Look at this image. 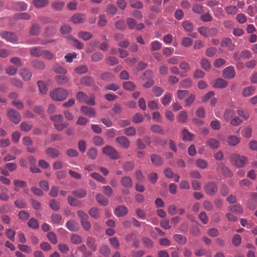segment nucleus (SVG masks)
<instances>
[{"mask_svg": "<svg viewBox=\"0 0 257 257\" xmlns=\"http://www.w3.org/2000/svg\"><path fill=\"white\" fill-rule=\"evenodd\" d=\"M174 240L178 243L181 245L185 244L187 240V238L181 234H176L174 235Z\"/></svg>", "mask_w": 257, "mask_h": 257, "instance_id": "a878e982", "label": "nucleus"}, {"mask_svg": "<svg viewBox=\"0 0 257 257\" xmlns=\"http://www.w3.org/2000/svg\"><path fill=\"white\" fill-rule=\"evenodd\" d=\"M221 46L222 47H227L230 50H233L234 48V45L229 38L223 39L221 42Z\"/></svg>", "mask_w": 257, "mask_h": 257, "instance_id": "f3484780", "label": "nucleus"}, {"mask_svg": "<svg viewBox=\"0 0 257 257\" xmlns=\"http://www.w3.org/2000/svg\"><path fill=\"white\" fill-rule=\"evenodd\" d=\"M70 240L73 244H79L82 242V238L80 235L74 234L71 235Z\"/></svg>", "mask_w": 257, "mask_h": 257, "instance_id": "e433bc0d", "label": "nucleus"}, {"mask_svg": "<svg viewBox=\"0 0 257 257\" xmlns=\"http://www.w3.org/2000/svg\"><path fill=\"white\" fill-rule=\"evenodd\" d=\"M21 76L24 80H29L32 77V73L28 69H22L21 70Z\"/></svg>", "mask_w": 257, "mask_h": 257, "instance_id": "bb28decb", "label": "nucleus"}, {"mask_svg": "<svg viewBox=\"0 0 257 257\" xmlns=\"http://www.w3.org/2000/svg\"><path fill=\"white\" fill-rule=\"evenodd\" d=\"M151 130L155 133L160 134H164L165 132L163 127L158 124H154L151 126Z\"/></svg>", "mask_w": 257, "mask_h": 257, "instance_id": "49530a36", "label": "nucleus"}, {"mask_svg": "<svg viewBox=\"0 0 257 257\" xmlns=\"http://www.w3.org/2000/svg\"><path fill=\"white\" fill-rule=\"evenodd\" d=\"M68 96L67 91L63 88H57L50 93L51 97L56 101H63L66 99Z\"/></svg>", "mask_w": 257, "mask_h": 257, "instance_id": "f03ea898", "label": "nucleus"}, {"mask_svg": "<svg viewBox=\"0 0 257 257\" xmlns=\"http://www.w3.org/2000/svg\"><path fill=\"white\" fill-rule=\"evenodd\" d=\"M183 140L184 141H190L192 140L193 135L188 132L186 129H184L182 131Z\"/></svg>", "mask_w": 257, "mask_h": 257, "instance_id": "f704fd0d", "label": "nucleus"}, {"mask_svg": "<svg viewBox=\"0 0 257 257\" xmlns=\"http://www.w3.org/2000/svg\"><path fill=\"white\" fill-rule=\"evenodd\" d=\"M18 248L22 252L25 253H30L31 252V249L30 246L27 245L19 244L18 245Z\"/></svg>", "mask_w": 257, "mask_h": 257, "instance_id": "e2e57ef3", "label": "nucleus"}, {"mask_svg": "<svg viewBox=\"0 0 257 257\" xmlns=\"http://www.w3.org/2000/svg\"><path fill=\"white\" fill-rule=\"evenodd\" d=\"M234 114V110L233 109H227L224 113V118L226 121H229Z\"/></svg>", "mask_w": 257, "mask_h": 257, "instance_id": "3c124183", "label": "nucleus"}, {"mask_svg": "<svg viewBox=\"0 0 257 257\" xmlns=\"http://www.w3.org/2000/svg\"><path fill=\"white\" fill-rule=\"evenodd\" d=\"M51 219L53 223L58 224L61 221L62 217L59 214L54 213L52 215Z\"/></svg>", "mask_w": 257, "mask_h": 257, "instance_id": "69168bd1", "label": "nucleus"}, {"mask_svg": "<svg viewBox=\"0 0 257 257\" xmlns=\"http://www.w3.org/2000/svg\"><path fill=\"white\" fill-rule=\"evenodd\" d=\"M182 26L186 32H191L193 30V26L192 24L188 21H184L182 23Z\"/></svg>", "mask_w": 257, "mask_h": 257, "instance_id": "ea45409f", "label": "nucleus"}, {"mask_svg": "<svg viewBox=\"0 0 257 257\" xmlns=\"http://www.w3.org/2000/svg\"><path fill=\"white\" fill-rule=\"evenodd\" d=\"M15 231L12 229L9 228L6 230V236L13 241H14L15 240Z\"/></svg>", "mask_w": 257, "mask_h": 257, "instance_id": "603ef678", "label": "nucleus"}, {"mask_svg": "<svg viewBox=\"0 0 257 257\" xmlns=\"http://www.w3.org/2000/svg\"><path fill=\"white\" fill-rule=\"evenodd\" d=\"M152 162L156 165H161L163 164L162 158L157 155L153 154L151 157Z\"/></svg>", "mask_w": 257, "mask_h": 257, "instance_id": "72a5a7b5", "label": "nucleus"}, {"mask_svg": "<svg viewBox=\"0 0 257 257\" xmlns=\"http://www.w3.org/2000/svg\"><path fill=\"white\" fill-rule=\"evenodd\" d=\"M207 145L212 149H217L219 145V142L215 139L210 138L209 139L207 142Z\"/></svg>", "mask_w": 257, "mask_h": 257, "instance_id": "5701e85b", "label": "nucleus"}, {"mask_svg": "<svg viewBox=\"0 0 257 257\" xmlns=\"http://www.w3.org/2000/svg\"><path fill=\"white\" fill-rule=\"evenodd\" d=\"M200 65L201 67L206 71L209 70L211 66L209 60L206 58H203L201 60Z\"/></svg>", "mask_w": 257, "mask_h": 257, "instance_id": "58836bf2", "label": "nucleus"}, {"mask_svg": "<svg viewBox=\"0 0 257 257\" xmlns=\"http://www.w3.org/2000/svg\"><path fill=\"white\" fill-rule=\"evenodd\" d=\"M254 91V89L253 87H248L243 90L242 94L245 97L249 96L253 94Z\"/></svg>", "mask_w": 257, "mask_h": 257, "instance_id": "052dcab7", "label": "nucleus"}, {"mask_svg": "<svg viewBox=\"0 0 257 257\" xmlns=\"http://www.w3.org/2000/svg\"><path fill=\"white\" fill-rule=\"evenodd\" d=\"M230 159L231 162L238 167H243L247 162V159L245 157L236 154L232 155Z\"/></svg>", "mask_w": 257, "mask_h": 257, "instance_id": "7ed1b4c3", "label": "nucleus"}, {"mask_svg": "<svg viewBox=\"0 0 257 257\" xmlns=\"http://www.w3.org/2000/svg\"><path fill=\"white\" fill-rule=\"evenodd\" d=\"M28 225L34 229H38L39 227L38 221L34 218H32L30 219L28 222Z\"/></svg>", "mask_w": 257, "mask_h": 257, "instance_id": "a18cd8bd", "label": "nucleus"}, {"mask_svg": "<svg viewBox=\"0 0 257 257\" xmlns=\"http://www.w3.org/2000/svg\"><path fill=\"white\" fill-rule=\"evenodd\" d=\"M222 76L227 79H231L235 76V71L232 66L226 67L222 70Z\"/></svg>", "mask_w": 257, "mask_h": 257, "instance_id": "423d86ee", "label": "nucleus"}, {"mask_svg": "<svg viewBox=\"0 0 257 257\" xmlns=\"http://www.w3.org/2000/svg\"><path fill=\"white\" fill-rule=\"evenodd\" d=\"M228 209L231 212L236 214H242L243 212V208L239 204L230 206Z\"/></svg>", "mask_w": 257, "mask_h": 257, "instance_id": "4be33fe9", "label": "nucleus"}, {"mask_svg": "<svg viewBox=\"0 0 257 257\" xmlns=\"http://www.w3.org/2000/svg\"><path fill=\"white\" fill-rule=\"evenodd\" d=\"M192 11L197 14H202L204 12V8L200 4H196L192 7Z\"/></svg>", "mask_w": 257, "mask_h": 257, "instance_id": "2f4dec72", "label": "nucleus"}, {"mask_svg": "<svg viewBox=\"0 0 257 257\" xmlns=\"http://www.w3.org/2000/svg\"><path fill=\"white\" fill-rule=\"evenodd\" d=\"M8 116L12 122L18 124L21 121V118L20 114L16 110L11 109L8 111Z\"/></svg>", "mask_w": 257, "mask_h": 257, "instance_id": "6e6552de", "label": "nucleus"}, {"mask_svg": "<svg viewBox=\"0 0 257 257\" xmlns=\"http://www.w3.org/2000/svg\"><path fill=\"white\" fill-rule=\"evenodd\" d=\"M89 214L91 217L97 219L99 216V210L95 207H92L89 210Z\"/></svg>", "mask_w": 257, "mask_h": 257, "instance_id": "5fc2aeb1", "label": "nucleus"}, {"mask_svg": "<svg viewBox=\"0 0 257 257\" xmlns=\"http://www.w3.org/2000/svg\"><path fill=\"white\" fill-rule=\"evenodd\" d=\"M100 78L101 79L104 81L112 80L114 79V76L113 74L109 72L103 73L100 75Z\"/></svg>", "mask_w": 257, "mask_h": 257, "instance_id": "c9c22d12", "label": "nucleus"}, {"mask_svg": "<svg viewBox=\"0 0 257 257\" xmlns=\"http://www.w3.org/2000/svg\"><path fill=\"white\" fill-rule=\"evenodd\" d=\"M204 189L207 195L213 196L217 192L218 187L216 183L210 181L205 185Z\"/></svg>", "mask_w": 257, "mask_h": 257, "instance_id": "20e7f679", "label": "nucleus"}, {"mask_svg": "<svg viewBox=\"0 0 257 257\" xmlns=\"http://www.w3.org/2000/svg\"><path fill=\"white\" fill-rule=\"evenodd\" d=\"M64 6V3L61 1H56L53 3L51 7L56 11H59L61 10Z\"/></svg>", "mask_w": 257, "mask_h": 257, "instance_id": "8fccbe9b", "label": "nucleus"}, {"mask_svg": "<svg viewBox=\"0 0 257 257\" xmlns=\"http://www.w3.org/2000/svg\"><path fill=\"white\" fill-rule=\"evenodd\" d=\"M82 113L90 117H94L95 116V111L93 108L83 106L81 108Z\"/></svg>", "mask_w": 257, "mask_h": 257, "instance_id": "9d476101", "label": "nucleus"}, {"mask_svg": "<svg viewBox=\"0 0 257 257\" xmlns=\"http://www.w3.org/2000/svg\"><path fill=\"white\" fill-rule=\"evenodd\" d=\"M92 61L97 62L101 60L103 58V55L100 52H95L91 56Z\"/></svg>", "mask_w": 257, "mask_h": 257, "instance_id": "6e6d98bb", "label": "nucleus"}, {"mask_svg": "<svg viewBox=\"0 0 257 257\" xmlns=\"http://www.w3.org/2000/svg\"><path fill=\"white\" fill-rule=\"evenodd\" d=\"M135 168L133 162H126L123 165V168L126 171H132Z\"/></svg>", "mask_w": 257, "mask_h": 257, "instance_id": "680f3d73", "label": "nucleus"}, {"mask_svg": "<svg viewBox=\"0 0 257 257\" xmlns=\"http://www.w3.org/2000/svg\"><path fill=\"white\" fill-rule=\"evenodd\" d=\"M34 5L37 8L46 7L49 3L48 0H33Z\"/></svg>", "mask_w": 257, "mask_h": 257, "instance_id": "473e14b6", "label": "nucleus"}, {"mask_svg": "<svg viewBox=\"0 0 257 257\" xmlns=\"http://www.w3.org/2000/svg\"><path fill=\"white\" fill-rule=\"evenodd\" d=\"M225 11L227 14L233 15L237 13L238 9L235 6H229L225 8Z\"/></svg>", "mask_w": 257, "mask_h": 257, "instance_id": "de8ad7c7", "label": "nucleus"}, {"mask_svg": "<svg viewBox=\"0 0 257 257\" xmlns=\"http://www.w3.org/2000/svg\"><path fill=\"white\" fill-rule=\"evenodd\" d=\"M69 41L70 44L77 48L81 49L83 48V44L79 42L78 40L72 38L70 39Z\"/></svg>", "mask_w": 257, "mask_h": 257, "instance_id": "c03bdc74", "label": "nucleus"}, {"mask_svg": "<svg viewBox=\"0 0 257 257\" xmlns=\"http://www.w3.org/2000/svg\"><path fill=\"white\" fill-rule=\"evenodd\" d=\"M14 185L15 186L14 190L16 191H18L19 188H25L27 186L26 181L17 179L14 181Z\"/></svg>", "mask_w": 257, "mask_h": 257, "instance_id": "a211bd4d", "label": "nucleus"}, {"mask_svg": "<svg viewBox=\"0 0 257 257\" xmlns=\"http://www.w3.org/2000/svg\"><path fill=\"white\" fill-rule=\"evenodd\" d=\"M123 88L130 91H134L136 88V85L132 81L124 82L122 84Z\"/></svg>", "mask_w": 257, "mask_h": 257, "instance_id": "c756f323", "label": "nucleus"}, {"mask_svg": "<svg viewBox=\"0 0 257 257\" xmlns=\"http://www.w3.org/2000/svg\"><path fill=\"white\" fill-rule=\"evenodd\" d=\"M30 18V16L26 13H19L15 15L13 18H12L9 22L10 25L13 26L16 23V20H29Z\"/></svg>", "mask_w": 257, "mask_h": 257, "instance_id": "1a4fd4ad", "label": "nucleus"}, {"mask_svg": "<svg viewBox=\"0 0 257 257\" xmlns=\"http://www.w3.org/2000/svg\"><path fill=\"white\" fill-rule=\"evenodd\" d=\"M99 251L102 255L108 256L110 254V250L107 245H102L100 247Z\"/></svg>", "mask_w": 257, "mask_h": 257, "instance_id": "79ce46f5", "label": "nucleus"}, {"mask_svg": "<svg viewBox=\"0 0 257 257\" xmlns=\"http://www.w3.org/2000/svg\"><path fill=\"white\" fill-rule=\"evenodd\" d=\"M97 201L102 206H106L108 204V200L101 194H97L95 196Z\"/></svg>", "mask_w": 257, "mask_h": 257, "instance_id": "b1692460", "label": "nucleus"}, {"mask_svg": "<svg viewBox=\"0 0 257 257\" xmlns=\"http://www.w3.org/2000/svg\"><path fill=\"white\" fill-rule=\"evenodd\" d=\"M128 210L126 207L123 205H120L116 207L114 214L117 217L123 216L127 214Z\"/></svg>", "mask_w": 257, "mask_h": 257, "instance_id": "ddd939ff", "label": "nucleus"}, {"mask_svg": "<svg viewBox=\"0 0 257 257\" xmlns=\"http://www.w3.org/2000/svg\"><path fill=\"white\" fill-rule=\"evenodd\" d=\"M227 82L222 78H218L216 79L213 84V86L215 88H223L227 86Z\"/></svg>", "mask_w": 257, "mask_h": 257, "instance_id": "393cba45", "label": "nucleus"}, {"mask_svg": "<svg viewBox=\"0 0 257 257\" xmlns=\"http://www.w3.org/2000/svg\"><path fill=\"white\" fill-rule=\"evenodd\" d=\"M90 175L95 180H96L99 182L103 183L104 184L105 183V179L104 178H103L102 176H101L98 173H96V172H93V173H92Z\"/></svg>", "mask_w": 257, "mask_h": 257, "instance_id": "bf43d9fd", "label": "nucleus"}, {"mask_svg": "<svg viewBox=\"0 0 257 257\" xmlns=\"http://www.w3.org/2000/svg\"><path fill=\"white\" fill-rule=\"evenodd\" d=\"M55 80L59 84H63L68 81V78L65 75H57L55 77Z\"/></svg>", "mask_w": 257, "mask_h": 257, "instance_id": "4c0bfd02", "label": "nucleus"}, {"mask_svg": "<svg viewBox=\"0 0 257 257\" xmlns=\"http://www.w3.org/2000/svg\"><path fill=\"white\" fill-rule=\"evenodd\" d=\"M71 19L74 24H78L84 23L86 18L84 14L77 13L73 15Z\"/></svg>", "mask_w": 257, "mask_h": 257, "instance_id": "4468645a", "label": "nucleus"}, {"mask_svg": "<svg viewBox=\"0 0 257 257\" xmlns=\"http://www.w3.org/2000/svg\"><path fill=\"white\" fill-rule=\"evenodd\" d=\"M192 80L190 78L184 79L180 82L181 86L186 88L191 87L192 85Z\"/></svg>", "mask_w": 257, "mask_h": 257, "instance_id": "a19ab883", "label": "nucleus"}, {"mask_svg": "<svg viewBox=\"0 0 257 257\" xmlns=\"http://www.w3.org/2000/svg\"><path fill=\"white\" fill-rule=\"evenodd\" d=\"M115 140L117 143L122 148L126 149L130 146V142L125 137H117L116 138Z\"/></svg>", "mask_w": 257, "mask_h": 257, "instance_id": "f8f14e48", "label": "nucleus"}, {"mask_svg": "<svg viewBox=\"0 0 257 257\" xmlns=\"http://www.w3.org/2000/svg\"><path fill=\"white\" fill-rule=\"evenodd\" d=\"M76 99L81 103H85L87 104L93 106L95 104L94 95L92 94L88 96L84 92L79 91L76 93Z\"/></svg>", "mask_w": 257, "mask_h": 257, "instance_id": "f257e3e1", "label": "nucleus"}, {"mask_svg": "<svg viewBox=\"0 0 257 257\" xmlns=\"http://www.w3.org/2000/svg\"><path fill=\"white\" fill-rule=\"evenodd\" d=\"M72 194L76 197L82 198L84 197L87 194V191L84 189H79L75 191H73Z\"/></svg>", "mask_w": 257, "mask_h": 257, "instance_id": "c85d7f7f", "label": "nucleus"}, {"mask_svg": "<svg viewBox=\"0 0 257 257\" xmlns=\"http://www.w3.org/2000/svg\"><path fill=\"white\" fill-rule=\"evenodd\" d=\"M240 142L239 139L235 136H230L228 137L227 143L229 146H235Z\"/></svg>", "mask_w": 257, "mask_h": 257, "instance_id": "cd10ccee", "label": "nucleus"}, {"mask_svg": "<svg viewBox=\"0 0 257 257\" xmlns=\"http://www.w3.org/2000/svg\"><path fill=\"white\" fill-rule=\"evenodd\" d=\"M46 153L48 156L53 158L58 157L60 155L58 150L54 148H48L46 150Z\"/></svg>", "mask_w": 257, "mask_h": 257, "instance_id": "412c9836", "label": "nucleus"}, {"mask_svg": "<svg viewBox=\"0 0 257 257\" xmlns=\"http://www.w3.org/2000/svg\"><path fill=\"white\" fill-rule=\"evenodd\" d=\"M37 84L39 88V90L41 94H45L47 91V87L46 84L42 81H38Z\"/></svg>", "mask_w": 257, "mask_h": 257, "instance_id": "13d9d810", "label": "nucleus"}, {"mask_svg": "<svg viewBox=\"0 0 257 257\" xmlns=\"http://www.w3.org/2000/svg\"><path fill=\"white\" fill-rule=\"evenodd\" d=\"M1 37L7 42L16 43L18 41L17 36L14 33L10 32H3L0 33Z\"/></svg>", "mask_w": 257, "mask_h": 257, "instance_id": "0eeeda50", "label": "nucleus"}, {"mask_svg": "<svg viewBox=\"0 0 257 257\" xmlns=\"http://www.w3.org/2000/svg\"><path fill=\"white\" fill-rule=\"evenodd\" d=\"M43 50L41 47H33L30 48V55L34 57H39L42 55Z\"/></svg>", "mask_w": 257, "mask_h": 257, "instance_id": "dca6fc26", "label": "nucleus"}, {"mask_svg": "<svg viewBox=\"0 0 257 257\" xmlns=\"http://www.w3.org/2000/svg\"><path fill=\"white\" fill-rule=\"evenodd\" d=\"M196 164L198 168L202 169L206 168L208 166V162L206 160L201 159H198L196 161Z\"/></svg>", "mask_w": 257, "mask_h": 257, "instance_id": "864d4df0", "label": "nucleus"}, {"mask_svg": "<svg viewBox=\"0 0 257 257\" xmlns=\"http://www.w3.org/2000/svg\"><path fill=\"white\" fill-rule=\"evenodd\" d=\"M32 66L38 70H43L45 68V64L41 61L34 60L32 62Z\"/></svg>", "mask_w": 257, "mask_h": 257, "instance_id": "7c9ffc66", "label": "nucleus"}, {"mask_svg": "<svg viewBox=\"0 0 257 257\" xmlns=\"http://www.w3.org/2000/svg\"><path fill=\"white\" fill-rule=\"evenodd\" d=\"M13 9L18 11H24L27 9L28 5L23 2H18L14 4Z\"/></svg>", "mask_w": 257, "mask_h": 257, "instance_id": "6ab92c4d", "label": "nucleus"}, {"mask_svg": "<svg viewBox=\"0 0 257 257\" xmlns=\"http://www.w3.org/2000/svg\"><path fill=\"white\" fill-rule=\"evenodd\" d=\"M121 185L125 188H130L133 186V182L132 178L128 176H124L120 180Z\"/></svg>", "mask_w": 257, "mask_h": 257, "instance_id": "9b49d317", "label": "nucleus"}, {"mask_svg": "<svg viewBox=\"0 0 257 257\" xmlns=\"http://www.w3.org/2000/svg\"><path fill=\"white\" fill-rule=\"evenodd\" d=\"M40 27L37 24H34L32 26L30 31V34L31 35H36L39 33Z\"/></svg>", "mask_w": 257, "mask_h": 257, "instance_id": "774afa93", "label": "nucleus"}, {"mask_svg": "<svg viewBox=\"0 0 257 257\" xmlns=\"http://www.w3.org/2000/svg\"><path fill=\"white\" fill-rule=\"evenodd\" d=\"M93 83V79L92 77L89 76H85L81 80V83L83 85L89 86L91 85Z\"/></svg>", "mask_w": 257, "mask_h": 257, "instance_id": "4d7b16f0", "label": "nucleus"}, {"mask_svg": "<svg viewBox=\"0 0 257 257\" xmlns=\"http://www.w3.org/2000/svg\"><path fill=\"white\" fill-rule=\"evenodd\" d=\"M151 47L152 51H158L161 49L162 44L158 41H154L151 42Z\"/></svg>", "mask_w": 257, "mask_h": 257, "instance_id": "09e8293b", "label": "nucleus"}, {"mask_svg": "<svg viewBox=\"0 0 257 257\" xmlns=\"http://www.w3.org/2000/svg\"><path fill=\"white\" fill-rule=\"evenodd\" d=\"M192 43L193 40L189 37H185L182 39V45L185 47L190 46Z\"/></svg>", "mask_w": 257, "mask_h": 257, "instance_id": "0e129e2a", "label": "nucleus"}, {"mask_svg": "<svg viewBox=\"0 0 257 257\" xmlns=\"http://www.w3.org/2000/svg\"><path fill=\"white\" fill-rule=\"evenodd\" d=\"M102 152L103 154L108 156L112 159H117L119 157L117 152L110 146H107L104 147L102 150Z\"/></svg>", "mask_w": 257, "mask_h": 257, "instance_id": "39448f33", "label": "nucleus"}, {"mask_svg": "<svg viewBox=\"0 0 257 257\" xmlns=\"http://www.w3.org/2000/svg\"><path fill=\"white\" fill-rule=\"evenodd\" d=\"M66 227L71 231H77L78 230V223L72 220H69L66 223Z\"/></svg>", "mask_w": 257, "mask_h": 257, "instance_id": "aec40b11", "label": "nucleus"}, {"mask_svg": "<svg viewBox=\"0 0 257 257\" xmlns=\"http://www.w3.org/2000/svg\"><path fill=\"white\" fill-rule=\"evenodd\" d=\"M86 245L92 251H95L97 249V244L95 239L90 236L86 238Z\"/></svg>", "mask_w": 257, "mask_h": 257, "instance_id": "2eb2a0df", "label": "nucleus"}, {"mask_svg": "<svg viewBox=\"0 0 257 257\" xmlns=\"http://www.w3.org/2000/svg\"><path fill=\"white\" fill-rule=\"evenodd\" d=\"M78 36L83 40L87 41L92 37V35L89 32L81 31L78 33Z\"/></svg>", "mask_w": 257, "mask_h": 257, "instance_id": "37998d69", "label": "nucleus"}, {"mask_svg": "<svg viewBox=\"0 0 257 257\" xmlns=\"http://www.w3.org/2000/svg\"><path fill=\"white\" fill-rule=\"evenodd\" d=\"M43 57L48 60H51L54 57V54L49 50H43L42 52Z\"/></svg>", "mask_w": 257, "mask_h": 257, "instance_id": "338daca9", "label": "nucleus"}]
</instances>
